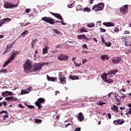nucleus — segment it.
Wrapping results in <instances>:
<instances>
[{"label":"nucleus","mask_w":131,"mask_h":131,"mask_svg":"<svg viewBox=\"0 0 131 131\" xmlns=\"http://www.w3.org/2000/svg\"><path fill=\"white\" fill-rule=\"evenodd\" d=\"M114 31L116 32H118L119 31L118 28H115Z\"/></svg>","instance_id":"56"},{"label":"nucleus","mask_w":131,"mask_h":131,"mask_svg":"<svg viewBox=\"0 0 131 131\" xmlns=\"http://www.w3.org/2000/svg\"><path fill=\"white\" fill-rule=\"evenodd\" d=\"M108 75L106 73L103 74L102 76H101V78L102 79L103 81L104 82L105 81H106L107 80V76Z\"/></svg>","instance_id":"24"},{"label":"nucleus","mask_w":131,"mask_h":131,"mask_svg":"<svg viewBox=\"0 0 131 131\" xmlns=\"http://www.w3.org/2000/svg\"><path fill=\"white\" fill-rule=\"evenodd\" d=\"M20 53V51H16L13 53H12L11 56L9 57V58L8 59L7 61H6L5 62H4V64L3 66V68L6 67L9 63L12 61V60H14L15 59V57L17 54H19Z\"/></svg>","instance_id":"3"},{"label":"nucleus","mask_w":131,"mask_h":131,"mask_svg":"<svg viewBox=\"0 0 131 131\" xmlns=\"http://www.w3.org/2000/svg\"><path fill=\"white\" fill-rule=\"evenodd\" d=\"M114 93L113 92H110V93H108V94L107 95L108 98H110L111 97L112 95H114Z\"/></svg>","instance_id":"45"},{"label":"nucleus","mask_w":131,"mask_h":131,"mask_svg":"<svg viewBox=\"0 0 131 131\" xmlns=\"http://www.w3.org/2000/svg\"><path fill=\"white\" fill-rule=\"evenodd\" d=\"M6 115H5L4 116H3V118L4 120H6V118H9V116H8V114L6 113Z\"/></svg>","instance_id":"47"},{"label":"nucleus","mask_w":131,"mask_h":131,"mask_svg":"<svg viewBox=\"0 0 131 131\" xmlns=\"http://www.w3.org/2000/svg\"><path fill=\"white\" fill-rule=\"evenodd\" d=\"M29 92L27 91L26 90H21L20 94L21 95H25L28 94Z\"/></svg>","instance_id":"33"},{"label":"nucleus","mask_w":131,"mask_h":131,"mask_svg":"<svg viewBox=\"0 0 131 131\" xmlns=\"http://www.w3.org/2000/svg\"><path fill=\"white\" fill-rule=\"evenodd\" d=\"M31 11V9H26L25 10V12L27 13H29Z\"/></svg>","instance_id":"54"},{"label":"nucleus","mask_w":131,"mask_h":131,"mask_svg":"<svg viewBox=\"0 0 131 131\" xmlns=\"http://www.w3.org/2000/svg\"><path fill=\"white\" fill-rule=\"evenodd\" d=\"M107 116H108V118L110 119H111V118H112V114L111 113H108L107 114Z\"/></svg>","instance_id":"53"},{"label":"nucleus","mask_w":131,"mask_h":131,"mask_svg":"<svg viewBox=\"0 0 131 131\" xmlns=\"http://www.w3.org/2000/svg\"><path fill=\"white\" fill-rule=\"evenodd\" d=\"M82 47H83V49H88V46L86 44H83V45H82Z\"/></svg>","instance_id":"48"},{"label":"nucleus","mask_w":131,"mask_h":131,"mask_svg":"<svg viewBox=\"0 0 131 131\" xmlns=\"http://www.w3.org/2000/svg\"><path fill=\"white\" fill-rule=\"evenodd\" d=\"M2 95L3 97H6L8 96H12L13 95V93L10 91H5L2 93Z\"/></svg>","instance_id":"16"},{"label":"nucleus","mask_w":131,"mask_h":131,"mask_svg":"<svg viewBox=\"0 0 131 131\" xmlns=\"http://www.w3.org/2000/svg\"><path fill=\"white\" fill-rule=\"evenodd\" d=\"M2 73H7V70H2Z\"/></svg>","instance_id":"61"},{"label":"nucleus","mask_w":131,"mask_h":131,"mask_svg":"<svg viewBox=\"0 0 131 131\" xmlns=\"http://www.w3.org/2000/svg\"><path fill=\"white\" fill-rule=\"evenodd\" d=\"M105 46H106L107 47H111L112 46V43L111 42H106Z\"/></svg>","instance_id":"42"},{"label":"nucleus","mask_w":131,"mask_h":131,"mask_svg":"<svg viewBox=\"0 0 131 131\" xmlns=\"http://www.w3.org/2000/svg\"><path fill=\"white\" fill-rule=\"evenodd\" d=\"M122 103V102L121 101H119V102H117L116 103V104L117 105H120L121 104V103Z\"/></svg>","instance_id":"60"},{"label":"nucleus","mask_w":131,"mask_h":131,"mask_svg":"<svg viewBox=\"0 0 131 131\" xmlns=\"http://www.w3.org/2000/svg\"><path fill=\"white\" fill-rule=\"evenodd\" d=\"M84 11H86L88 12H89L91 11V9L89 7L84 8Z\"/></svg>","instance_id":"40"},{"label":"nucleus","mask_w":131,"mask_h":131,"mask_svg":"<svg viewBox=\"0 0 131 131\" xmlns=\"http://www.w3.org/2000/svg\"><path fill=\"white\" fill-rule=\"evenodd\" d=\"M125 122V121H124V119H118L115 120L114 121H113V123L116 126V125H121L123 123Z\"/></svg>","instance_id":"7"},{"label":"nucleus","mask_w":131,"mask_h":131,"mask_svg":"<svg viewBox=\"0 0 131 131\" xmlns=\"http://www.w3.org/2000/svg\"><path fill=\"white\" fill-rule=\"evenodd\" d=\"M40 63V65L42 67H43V66H48L49 64H50V63L49 62H42V63Z\"/></svg>","instance_id":"37"},{"label":"nucleus","mask_w":131,"mask_h":131,"mask_svg":"<svg viewBox=\"0 0 131 131\" xmlns=\"http://www.w3.org/2000/svg\"><path fill=\"white\" fill-rule=\"evenodd\" d=\"M59 81H60L61 83L63 84H66V77H63V78H60V79H59Z\"/></svg>","instance_id":"22"},{"label":"nucleus","mask_w":131,"mask_h":131,"mask_svg":"<svg viewBox=\"0 0 131 131\" xmlns=\"http://www.w3.org/2000/svg\"><path fill=\"white\" fill-rule=\"evenodd\" d=\"M112 71L113 74H114V75H115V74H116L118 72V70H113Z\"/></svg>","instance_id":"44"},{"label":"nucleus","mask_w":131,"mask_h":131,"mask_svg":"<svg viewBox=\"0 0 131 131\" xmlns=\"http://www.w3.org/2000/svg\"><path fill=\"white\" fill-rule=\"evenodd\" d=\"M106 74H107V75L113 74L112 71H109Z\"/></svg>","instance_id":"59"},{"label":"nucleus","mask_w":131,"mask_h":131,"mask_svg":"<svg viewBox=\"0 0 131 131\" xmlns=\"http://www.w3.org/2000/svg\"><path fill=\"white\" fill-rule=\"evenodd\" d=\"M108 55H103L101 56V59L102 60H108Z\"/></svg>","instance_id":"25"},{"label":"nucleus","mask_w":131,"mask_h":131,"mask_svg":"<svg viewBox=\"0 0 131 131\" xmlns=\"http://www.w3.org/2000/svg\"><path fill=\"white\" fill-rule=\"evenodd\" d=\"M128 5H126L120 8L119 11L122 14H126L128 12Z\"/></svg>","instance_id":"8"},{"label":"nucleus","mask_w":131,"mask_h":131,"mask_svg":"<svg viewBox=\"0 0 131 131\" xmlns=\"http://www.w3.org/2000/svg\"><path fill=\"white\" fill-rule=\"evenodd\" d=\"M104 82H107V83H109V84H111V83H113L114 81H113V79L108 78L107 79V80H106V81H105Z\"/></svg>","instance_id":"30"},{"label":"nucleus","mask_w":131,"mask_h":131,"mask_svg":"<svg viewBox=\"0 0 131 131\" xmlns=\"http://www.w3.org/2000/svg\"><path fill=\"white\" fill-rule=\"evenodd\" d=\"M86 61V59H84L82 61V63H83V64H84V63H85Z\"/></svg>","instance_id":"62"},{"label":"nucleus","mask_w":131,"mask_h":131,"mask_svg":"<svg viewBox=\"0 0 131 131\" xmlns=\"http://www.w3.org/2000/svg\"><path fill=\"white\" fill-rule=\"evenodd\" d=\"M12 49V47L10 45H8L7 46H6V50L5 51V52L3 54H5V53H9L11 49Z\"/></svg>","instance_id":"18"},{"label":"nucleus","mask_w":131,"mask_h":131,"mask_svg":"<svg viewBox=\"0 0 131 131\" xmlns=\"http://www.w3.org/2000/svg\"><path fill=\"white\" fill-rule=\"evenodd\" d=\"M19 4V0L16 1V4H13L9 2H5L3 7L5 9H13L14 8H17Z\"/></svg>","instance_id":"2"},{"label":"nucleus","mask_w":131,"mask_h":131,"mask_svg":"<svg viewBox=\"0 0 131 131\" xmlns=\"http://www.w3.org/2000/svg\"><path fill=\"white\" fill-rule=\"evenodd\" d=\"M4 22L3 21V20L2 19V20H0V27H2L3 26V25L4 24Z\"/></svg>","instance_id":"55"},{"label":"nucleus","mask_w":131,"mask_h":131,"mask_svg":"<svg viewBox=\"0 0 131 131\" xmlns=\"http://www.w3.org/2000/svg\"><path fill=\"white\" fill-rule=\"evenodd\" d=\"M129 114L131 115V108H129V111H128Z\"/></svg>","instance_id":"64"},{"label":"nucleus","mask_w":131,"mask_h":131,"mask_svg":"<svg viewBox=\"0 0 131 131\" xmlns=\"http://www.w3.org/2000/svg\"><path fill=\"white\" fill-rule=\"evenodd\" d=\"M82 53H83V54H84V53H89V52L88 51H84V50H83L82 51Z\"/></svg>","instance_id":"63"},{"label":"nucleus","mask_w":131,"mask_h":131,"mask_svg":"<svg viewBox=\"0 0 131 131\" xmlns=\"http://www.w3.org/2000/svg\"><path fill=\"white\" fill-rule=\"evenodd\" d=\"M47 80L49 81H54L56 79H57V77L54 78V77H50L48 75H47Z\"/></svg>","instance_id":"20"},{"label":"nucleus","mask_w":131,"mask_h":131,"mask_svg":"<svg viewBox=\"0 0 131 131\" xmlns=\"http://www.w3.org/2000/svg\"><path fill=\"white\" fill-rule=\"evenodd\" d=\"M50 14L53 15L54 17H56L57 18L60 19L61 20L63 21V18L61 15L59 13H54L52 12H50Z\"/></svg>","instance_id":"15"},{"label":"nucleus","mask_w":131,"mask_h":131,"mask_svg":"<svg viewBox=\"0 0 131 131\" xmlns=\"http://www.w3.org/2000/svg\"><path fill=\"white\" fill-rule=\"evenodd\" d=\"M80 31L81 32H88V31H86V29L84 28V27L81 28V29L80 30Z\"/></svg>","instance_id":"36"},{"label":"nucleus","mask_w":131,"mask_h":131,"mask_svg":"<svg viewBox=\"0 0 131 131\" xmlns=\"http://www.w3.org/2000/svg\"><path fill=\"white\" fill-rule=\"evenodd\" d=\"M111 109L116 113H119V107L117 105H113V106L111 107Z\"/></svg>","instance_id":"17"},{"label":"nucleus","mask_w":131,"mask_h":131,"mask_svg":"<svg viewBox=\"0 0 131 131\" xmlns=\"http://www.w3.org/2000/svg\"><path fill=\"white\" fill-rule=\"evenodd\" d=\"M46 102V100L45 98H42V97H40L39 99H37V101H35V104L38 107V109H41L42 107V105L41 104H44Z\"/></svg>","instance_id":"4"},{"label":"nucleus","mask_w":131,"mask_h":131,"mask_svg":"<svg viewBox=\"0 0 131 131\" xmlns=\"http://www.w3.org/2000/svg\"><path fill=\"white\" fill-rule=\"evenodd\" d=\"M77 119L79 122H82L84 119V117L82 112H80L77 115Z\"/></svg>","instance_id":"12"},{"label":"nucleus","mask_w":131,"mask_h":131,"mask_svg":"<svg viewBox=\"0 0 131 131\" xmlns=\"http://www.w3.org/2000/svg\"><path fill=\"white\" fill-rule=\"evenodd\" d=\"M8 114V112L6 111H2V112H0V114Z\"/></svg>","instance_id":"50"},{"label":"nucleus","mask_w":131,"mask_h":131,"mask_svg":"<svg viewBox=\"0 0 131 131\" xmlns=\"http://www.w3.org/2000/svg\"><path fill=\"white\" fill-rule=\"evenodd\" d=\"M3 21L4 23H9L11 21V19L9 18H4Z\"/></svg>","instance_id":"32"},{"label":"nucleus","mask_w":131,"mask_h":131,"mask_svg":"<svg viewBox=\"0 0 131 131\" xmlns=\"http://www.w3.org/2000/svg\"><path fill=\"white\" fill-rule=\"evenodd\" d=\"M119 109L121 110V111H122V110H125V109H126V107H122V106H120V107H119Z\"/></svg>","instance_id":"57"},{"label":"nucleus","mask_w":131,"mask_h":131,"mask_svg":"<svg viewBox=\"0 0 131 131\" xmlns=\"http://www.w3.org/2000/svg\"><path fill=\"white\" fill-rule=\"evenodd\" d=\"M125 46H131V41H126L125 42Z\"/></svg>","instance_id":"35"},{"label":"nucleus","mask_w":131,"mask_h":131,"mask_svg":"<svg viewBox=\"0 0 131 131\" xmlns=\"http://www.w3.org/2000/svg\"><path fill=\"white\" fill-rule=\"evenodd\" d=\"M63 77H64V76L62 75V72H59V74H58L59 79H60V78H62Z\"/></svg>","instance_id":"41"},{"label":"nucleus","mask_w":131,"mask_h":131,"mask_svg":"<svg viewBox=\"0 0 131 131\" xmlns=\"http://www.w3.org/2000/svg\"><path fill=\"white\" fill-rule=\"evenodd\" d=\"M28 33H29L28 31L25 30L24 32L20 34V37H23L24 38L25 36L28 34Z\"/></svg>","instance_id":"23"},{"label":"nucleus","mask_w":131,"mask_h":131,"mask_svg":"<svg viewBox=\"0 0 131 131\" xmlns=\"http://www.w3.org/2000/svg\"><path fill=\"white\" fill-rule=\"evenodd\" d=\"M121 91H122L123 92H126V90L124 89H122L120 90H119V93H121Z\"/></svg>","instance_id":"58"},{"label":"nucleus","mask_w":131,"mask_h":131,"mask_svg":"<svg viewBox=\"0 0 131 131\" xmlns=\"http://www.w3.org/2000/svg\"><path fill=\"white\" fill-rule=\"evenodd\" d=\"M101 42H102V44L105 46L107 42L104 39L103 36L101 37Z\"/></svg>","instance_id":"31"},{"label":"nucleus","mask_w":131,"mask_h":131,"mask_svg":"<svg viewBox=\"0 0 131 131\" xmlns=\"http://www.w3.org/2000/svg\"><path fill=\"white\" fill-rule=\"evenodd\" d=\"M28 108H30V109H33V108H35V106H33V105H30L28 106Z\"/></svg>","instance_id":"52"},{"label":"nucleus","mask_w":131,"mask_h":131,"mask_svg":"<svg viewBox=\"0 0 131 131\" xmlns=\"http://www.w3.org/2000/svg\"><path fill=\"white\" fill-rule=\"evenodd\" d=\"M41 20L43 21L46 22L47 23H48L49 24L54 25L57 23H60L62 25H66V24L64 23V22L60 20H55L54 19L52 18L51 17H47L45 16L41 18Z\"/></svg>","instance_id":"1"},{"label":"nucleus","mask_w":131,"mask_h":131,"mask_svg":"<svg viewBox=\"0 0 131 131\" xmlns=\"http://www.w3.org/2000/svg\"><path fill=\"white\" fill-rule=\"evenodd\" d=\"M77 38L79 39L82 40V39L85 40L86 41H88L90 38H88L85 36V35H84V34H82V35H79L77 36Z\"/></svg>","instance_id":"13"},{"label":"nucleus","mask_w":131,"mask_h":131,"mask_svg":"<svg viewBox=\"0 0 131 131\" xmlns=\"http://www.w3.org/2000/svg\"><path fill=\"white\" fill-rule=\"evenodd\" d=\"M74 64H75V66H76L77 67H80V66H81V63H77V62H74Z\"/></svg>","instance_id":"43"},{"label":"nucleus","mask_w":131,"mask_h":131,"mask_svg":"<svg viewBox=\"0 0 131 131\" xmlns=\"http://www.w3.org/2000/svg\"><path fill=\"white\" fill-rule=\"evenodd\" d=\"M49 47H48V46H46V47H45V48H43L42 49V53L43 54H46V53H48V49H49Z\"/></svg>","instance_id":"27"},{"label":"nucleus","mask_w":131,"mask_h":131,"mask_svg":"<svg viewBox=\"0 0 131 131\" xmlns=\"http://www.w3.org/2000/svg\"><path fill=\"white\" fill-rule=\"evenodd\" d=\"M122 96L120 97V99H121V98H122V99H124L126 96L125 94H123V93H121Z\"/></svg>","instance_id":"39"},{"label":"nucleus","mask_w":131,"mask_h":131,"mask_svg":"<svg viewBox=\"0 0 131 131\" xmlns=\"http://www.w3.org/2000/svg\"><path fill=\"white\" fill-rule=\"evenodd\" d=\"M34 68L33 69V72H37L39 70L42 69V66L40 64V63H38L34 65Z\"/></svg>","instance_id":"9"},{"label":"nucleus","mask_w":131,"mask_h":131,"mask_svg":"<svg viewBox=\"0 0 131 131\" xmlns=\"http://www.w3.org/2000/svg\"><path fill=\"white\" fill-rule=\"evenodd\" d=\"M69 56L64 55V54H61L58 56L57 59L59 60L60 61H64V60H67L68 59Z\"/></svg>","instance_id":"10"},{"label":"nucleus","mask_w":131,"mask_h":131,"mask_svg":"<svg viewBox=\"0 0 131 131\" xmlns=\"http://www.w3.org/2000/svg\"><path fill=\"white\" fill-rule=\"evenodd\" d=\"M104 8V4L103 3H99L93 7L92 10L95 11V12L102 11Z\"/></svg>","instance_id":"5"},{"label":"nucleus","mask_w":131,"mask_h":131,"mask_svg":"<svg viewBox=\"0 0 131 131\" xmlns=\"http://www.w3.org/2000/svg\"><path fill=\"white\" fill-rule=\"evenodd\" d=\"M103 25L107 27H114L115 24L113 22H104L102 23Z\"/></svg>","instance_id":"14"},{"label":"nucleus","mask_w":131,"mask_h":131,"mask_svg":"<svg viewBox=\"0 0 131 131\" xmlns=\"http://www.w3.org/2000/svg\"><path fill=\"white\" fill-rule=\"evenodd\" d=\"M69 78L70 79H71L72 80H79V77H77L76 76L70 75Z\"/></svg>","instance_id":"21"},{"label":"nucleus","mask_w":131,"mask_h":131,"mask_svg":"<svg viewBox=\"0 0 131 131\" xmlns=\"http://www.w3.org/2000/svg\"><path fill=\"white\" fill-rule=\"evenodd\" d=\"M81 127H76L74 131H81Z\"/></svg>","instance_id":"49"},{"label":"nucleus","mask_w":131,"mask_h":131,"mask_svg":"<svg viewBox=\"0 0 131 131\" xmlns=\"http://www.w3.org/2000/svg\"><path fill=\"white\" fill-rule=\"evenodd\" d=\"M53 31L56 34H58V35H59L60 32L57 30V29H53Z\"/></svg>","instance_id":"38"},{"label":"nucleus","mask_w":131,"mask_h":131,"mask_svg":"<svg viewBox=\"0 0 131 131\" xmlns=\"http://www.w3.org/2000/svg\"><path fill=\"white\" fill-rule=\"evenodd\" d=\"M95 24L94 23H91L87 25V27L90 28L95 27Z\"/></svg>","instance_id":"29"},{"label":"nucleus","mask_w":131,"mask_h":131,"mask_svg":"<svg viewBox=\"0 0 131 131\" xmlns=\"http://www.w3.org/2000/svg\"><path fill=\"white\" fill-rule=\"evenodd\" d=\"M34 121L35 123L39 124L41 123V122H42V120L40 119H35Z\"/></svg>","instance_id":"28"},{"label":"nucleus","mask_w":131,"mask_h":131,"mask_svg":"<svg viewBox=\"0 0 131 131\" xmlns=\"http://www.w3.org/2000/svg\"><path fill=\"white\" fill-rule=\"evenodd\" d=\"M106 102H101V101H97L96 102V104L100 105V106H103L104 104H106Z\"/></svg>","instance_id":"26"},{"label":"nucleus","mask_w":131,"mask_h":131,"mask_svg":"<svg viewBox=\"0 0 131 131\" xmlns=\"http://www.w3.org/2000/svg\"><path fill=\"white\" fill-rule=\"evenodd\" d=\"M122 61V59L120 57H115L113 58V63L114 64H119Z\"/></svg>","instance_id":"11"},{"label":"nucleus","mask_w":131,"mask_h":131,"mask_svg":"<svg viewBox=\"0 0 131 131\" xmlns=\"http://www.w3.org/2000/svg\"><path fill=\"white\" fill-rule=\"evenodd\" d=\"M5 100H7L8 101H12V100H13L14 101H17V98H14V97L12 96V97H6L5 98Z\"/></svg>","instance_id":"19"},{"label":"nucleus","mask_w":131,"mask_h":131,"mask_svg":"<svg viewBox=\"0 0 131 131\" xmlns=\"http://www.w3.org/2000/svg\"><path fill=\"white\" fill-rule=\"evenodd\" d=\"M100 30L101 32H105L106 31V29H104L103 28H100Z\"/></svg>","instance_id":"51"},{"label":"nucleus","mask_w":131,"mask_h":131,"mask_svg":"<svg viewBox=\"0 0 131 131\" xmlns=\"http://www.w3.org/2000/svg\"><path fill=\"white\" fill-rule=\"evenodd\" d=\"M74 3L71 4V5H68V7L69 8H72L75 5H74Z\"/></svg>","instance_id":"46"},{"label":"nucleus","mask_w":131,"mask_h":131,"mask_svg":"<svg viewBox=\"0 0 131 131\" xmlns=\"http://www.w3.org/2000/svg\"><path fill=\"white\" fill-rule=\"evenodd\" d=\"M32 62L30 60H27L24 64V70L26 73H29L30 69L32 68Z\"/></svg>","instance_id":"6"},{"label":"nucleus","mask_w":131,"mask_h":131,"mask_svg":"<svg viewBox=\"0 0 131 131\" xmlns=\"http://www.w3.org/2000/svg\"><path fill=\"white\" fill-rule=\"evenodd\" d=\"M3 104L4 105V106H6L7 105V102L6 101H3L2 102H0V107H2Z\"/></svg>","instance_id":"34"}]
</instances>
